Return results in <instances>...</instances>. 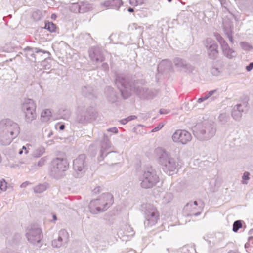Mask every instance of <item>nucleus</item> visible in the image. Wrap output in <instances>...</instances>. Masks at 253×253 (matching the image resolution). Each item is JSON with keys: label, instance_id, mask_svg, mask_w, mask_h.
Here are the masks:
<instances>
[{"label": "nucleus", "instance_id": "nucleus-53", "mask_svg": "<svg viewBox=\"0 0 253 253\" xmlns=\"http://www.w3.org/2000/svg\"><path fill=\"white\" fill-rule=\"evenodd\" d=\"M102 66L104 70H107L108 69V65L106 63H103Z\"/></svg>", "mask_w": 253, "mask_h": 253}, {"label": "nucleus", "instance_id": "nucleus-49", "mask_svg": "<svg viewBox=\"0 0 253 253\" xmlns=\"http://www.w3.org/2000/svg\"><path fill=\"white\" fill-rule=\"evenodd\" d=\"M107 131L108 132H111L113 133H117L118 131V129L114 127H112V128H108L107 130Z\"/></svg>", "mask_w": 253, "mask_h": 253}, {"label": "nucleus", "instance_id": "nucleus-24", "mask_svg": "<svg viewBox=\"0 0 253 253\" xmlns=\"http://www.w3.org/2000/svg\"><path fill=\"white\" fill-rule=\"evenodd\" d=\"M52 116L51 112L49 109H45L42 111L41 115L42 121L47 122L50 120Z\"/></svg>", "mask_w": 253, "mask_h": 253}, {"label": "nucleus", "instance_id": "nucleus-8", "mask_svg": "<svg viewBox=\"0 0 253 253\" xmlns=\"http://www.w3.org/2000/svg\"><path fill=\"white\" fill-rule=\"evenodd\" d=\"M159 217V214L156 207L152 205H147L145 211V225L148 227L155 225Z\"/></svg>", "mask_w": 253, "mask_h": 253}, {"label": "nucleus", "instance_id": "nucleus-33", "mask_svg": "<svg viewBox=\"0 0 253 253\" xmlns=\"http://www.w3.org/2000/svg\"><path fill=\"white\" fill-rule=\"evenodd\" d=\"M122 4L121 0H112V7L111 8L118 9Z\"/></svg>", "mask_w": 253, "mask_h": 253}, {"label": "nucleus", "instance_id": "nucleus-40", "mask_svg": "<svg viewBox=\"0 0 253 253\" xmlns=\"http://www.w3.org/2000/svg\"><path fill=\"white\" fill-rule=\"evenodd\" d=\"M144 3V0H130V4L134 6L141 5Z\"/></svg>", "mask_w": 253, "mask_h": 253}, {"label": "nucleus", "instance_id": "nucleus-34", "mask_svg": "<svg viewBox=\"0 0 253 253\" xmlns=\"http://www.w3.org/2000/svg\"><path fill=\"white\" fill-rule=\"evenodd\" d=\"M45 28L50 32H54L56 29V25L52 22H48L45 24Z\"/></svg>", "mask_w": 253, "mask_h": 253}, {"label": "nucleus", "instance_id": "nucleus-29", "mask_svg": "<svg viewBox=\"0 0 253 253\" xmlns=\"http://www.w3.org/2000/svg\"><path fill=\"white\" fill-rule=\"evenodd\" d=\"M47 189V185L46 184H39L35 186L34 188V192L36 193H42Z\"/></svg>", "mask_w": 253, "mask_h": 253}, {"label": "nucleus", "instance_id": "nucleus-28", "mask_svg": "<svg viewBox=\"0 0 253 253\" xmlns=\"http://www.w3.org/2000/svg\"><path fill=\"white\" fill-rule=\"evenodd\" d=\"M216 91V90L210 91L205 96H202V97H200V98H199L197 102L199 103L203 102V101L208 99L211 95H212Z\"/></svg>", "mask_w": 253, "mask_h": 253}, {"label": "nucleus", "instance_id": "nucleus-18", "mask_svg": "<svg viewBox=\"0 0 253 253\" xmlns=\"http://www.w3.org/2000/svg\"><path fill=\"white\" fill-rule=\"evenodd\" d=\"M223 29L225 34L228 38L230 42L233 43V38L232 36L233 25L230 21H226L224 20L223 22Z\"/></svg>", "mask_w": 253, "mask_h": 253}, {"label": "nucleus", "instance_id": "nucleus-9", "mask_svg": "<svg viewBox=\"0 0 253 253\" xmlns=\"http://www.w3.org/2000/svg\"><path fill=\"white\" fill-rule=\"evenodd\" d=\"M115 84L120 90L123 97L126 99L131 94V90L126 79L122 75H117L115 79Z\"/></svg>", "mask_w": 253, "mask_h": 253}, {"label": "nucleus", "instance_id": "nucleus-22", "mask_svg": "<svg viewBox=\"0 0 253 253\" xmlns=\"http://www.w3.org/2000/svg\"><path fill=\"white\" fill-rule=\"evenodd\" d=\"M69 239V234L66 230L63 229L59 231L58 239L63 244L66 243Z\"/></svg>", "mask_w": 253, "mask_h": 253}, {"label": "nucleus", "instance_id": "nucleus-38", "mask_svg": "<svg viewBox=\"0 0 253 253\" xmlns=\"http://www.w3.org/2000/svg\"><path fill=\"white\" fill-rule=\"evenodd\" d=\"M47 159H48V158L47 157H43L41 158L38 161V162L37 163V166L38 167H42L47 162Z\"/></svg>", "mask_w": 253, "mask_h": 253}, {"label": "nucleus", "instance_id": "nucleus-26", "mask_svg": "<svg viewBox=\"0 0 253 253\" xmlns=\"http://www.w3.org/2000/svg\"><path fill=\"white\" fill-rule=\"evenodd\" d=\"M174 63L175 66L180 69H185L187 68V64L186 62L181 59L176 58L174 60Z\"/></svg>", "mask_w": 253, "mask_h": 253}, {"label": "nucleus", "instance_id": "nucleus-62", "mask_svg": "<svg viewBox=\"0 0 253 253\" xmlns=\"http://www.w3.org/2000/svg\"><path fill=\"white\" fill-rule=\"evenodd\" d=\"M110 91L112 93L113 95H115V94L113 92V89L112 88H110Z\"/></svg>", "mask_w": 253, "mask_h": 253}, {"label": "nucleus", "instance_id": "nucleus-57", "mask_svg": "<svg viewBox=\"0 0 253 253\" xmlns=\"http://www.w3.org/2000/svg\"><path fill=\"white\" fill-rule=\"evenodd\" d=\"M159 112H160V114H166V113L165 111L163 110V109L160 110Z\"/></svg>", "mask_w": 253, "mask_h": 253}, {"label": "nucleus", "instance_id": "nucleus-16", "mask_svg": "<svg viewBox=\"0 0 253 253\" xmlns=\"http://www.w3.org/2000/svg\"><path fill=\"white\" fill-rule=\"evenodd\" d=\"M223 55L229 59L235 58L237 56V52L231 48L227 43L221 46Z\"/></svg>", "mask_w": 253, "mask_h": 253}, {"label": "nucleus", "instance_id": "nucleus-56", "mask_svg": "<svg viewBox=\"0 0 253 253\" xmlns=\"http://www.w3.org/2000/svg\"><path fill=\"white\" fill-rule=\"evenodd\" d=\"M64 128H65V126L63 125H61L59 126V129L60 130H63L64 129Z\"/></svg>", "mask_w": 253, "mask_h": 253}, {"label": "nucleus", "instance_id": "nucleus-64", "mask_svg": "<svg viewBox=\"0 0 253 253\" xmlns=\"http://www.w3.org/2000/svg\"><path fill=\"white\" fill-rule=\"evenodd\" d=\"M168 1L169 2H170L172 1V0H168Z\"/></svg>", "mask_w": 253, "mask_h": 253}, {"label": "nucleus", "instance_id": "nucleus-32", "mask_svg": "<svg viewBox=\"0 0 253 253\" xmlns=\"http://www.w3.org/2000/svg\"><path fill=\"white\" fill-rule=\"evenodd\" d=\"M240 45L241 48L246 51H250L252 49V46L248 42H242L240 43Z\"/></svg>", "mask_w": 253, "mask_h": 253}, {"label": "nucleus", "instance_id": "nucleus-14", "mask_svg": "<svg viewBox=\"0 0 253 253\" xmlns=\"http://www.w3.org/2000/svg\"><path fill=\"white\" fill-rule=\"evenodd\" d=\"M26 237L29 242L33 244L40 243L42 238L41 230L39 228H30L27 229Z\"/></svg>", "mask_w": 253, "mask_h": 253}, {"label": "nucleus", "instance_id": "nucleus-27", "mask_svg": "<svg viewBox=\"0 0 253 253\" xmlns=\"http://www.w3.org/2000/svg\"><path fill=\"white\" fill-rule=\"evenodd\" d=\"M26 50L27 51L26 55H30L31 56L33 57L34 58H35L34 53H39V52L45 53V51H42L41 49H39L37 48H33L28 47L26 48Z\"/></svg>", "mask_w": 253, "mask_h": 253}, {"label": "nucleus", "instance_id": "nucleus-12", "mask_svg": "<svg viewBox=\"0 0 253 253\" xmlns=\"http://www.w3.org/2000/svg\"><path fill=\"white\" fill-rule=\"evenodd\" d=\"M85 156L84 154L79 155L73 161V169L76 177L80 176L86 169Z\"/></svg>", "mask_w": 253, "mask_h": 253}, {"label": "nucleus", "instance_id": "nucleus-7", "mask_svg": "<svg viewBox=\"0 0 253 253\" xmlns=\"http://www.w3.org/2000/svg\"><path fill=\"white\" fill-rule=\"evenodd\" d=\"M22 110L25 114V120L31 122L36 118V105L34 101L31 99L24 100L22 104Z\"/></svg>", "mask_w": 253, "mask_h": 253}, {"label": "nucleus", "instance_id": "nucleus-3", "mask_svg": "<svg viewBox=\"0 0 253 253\" xmlns=\"http://www.w3.org/2000/svg\"><path fill=\"white\" fill-rule=\"evenodd\" d=\"M113 202L112 194L110 193H103L90 201L89 204L90 212L93 214L103 212L108 209Z\"/></svg>", "mask_w": 253, "mask_h": 253}, {"label": "nucleus", "instance_id": "nucleus-31", "mask_svg": "<svg viewBox=\"0 0 253 253\" xmlns=\"http://www.w3.org/2000/svg\"><path fill=\"white\" fill-rule=\"evenodd\" d=\"M70 10L75 13H80V2L72 3L70 6Z\"/></svg>", "mask_w": 253, "mask_h": 253}, {"label": "nucleus", "instance_id": "nucleus-54", "mask_svg": "<svg viewBox=\"0 0 253 253\" xmlns=\"http://www.w3.org/2000/svg\"><path fill=\"white\" fill-rule=\"evenodd\" d=\"M52 217H53V221L54 222H55L57 220L56 215L55 214H52Z\"/></svg>", "mask_w": 253, "mask_h": 253}, {"label": "nucleus", "instance_id": "nucleus-51", "mask_svg": "<svg viewBox=\"0 0 253 253\" xmlns=\"http://www.w3.org/2000/svg\"><path fill=\"white\" fill-rule=\"evenodd\" d=\"M120 122H121V123L122 124L125 125V124H126L128 122V121H127V119L126 118L125 119H123L121 120L120 121Z\"/></svg>", "mask_w": 253, "mask_h": 253}, {"label": "nucleus", "instance_id": "nucleus-58", "mask_svg": "<svg viewBox=\"0 0 253 253\" xmlns=\"http://www.w3.org/2000/svg\"><path fill=\"white\" fill-rule=\"evenodd\" d=\"M56 15L55 14H53L51 15V18L53 19H55L56 18Z\"/></svg>", "mask_w": 253, "mask_h": 253}, {"label": "nucleus", "instance_id": "nucleus-2", "mask_svg": "<svg viewBox=\"0 0 253 253\" xmlns=\"http://www.w3.org/2000/svg\"><path fill=\"white\" fill-rule=\"evenodd\" d=\"M155 154L163 170L168 174H172L177 169L178 164L170 154L161 147L155 150Z\"/></svg>", "mask_w": 253, "mask_h": 253}, {"label": "nucleus", "instance_id": "nucleus-19", "mask_svg": "<svg viewBox=\"0 0 253 253\" xmlns=\"http://www.w3.org/2000/svg\"><path fill=\"white\" fill-rule=\"evenodd\" d=\"M244 111L243 106L242 104H237L235 105L231 113L233 118L237 121L241 119L242 116V112Z\"/></svg>", "mask_w": 253, "mask_h": 253}, {"label": "nucleus", "instance_id": "nucleus-13", "mask_svg": "<svg viewBox=\"0 0 253 253\" xmlns=\"http://www.w3.org/2000/svg\"><path fill=\"white\" fill-rule=\"evenodd\" d=\"M204 45L207 50L208 55L210 58L215 59L218 55V45L213 40L207 38L204 42Z\"/></svg>", "mask_w": 253, "mask_h": 253}, {"label": "nucleus", "instance_id": "nucleus-10", "mask_svg": "<svg viewBox=\"0 0 253 253\" xmlns=\"http://www.w3.org/2000/svg\"><path fill=\"white\" fill-rule=\"evenodd\" d=\"M171 138L174 143L185 145L191 140L192 136L187 131L177 130L172 135Z\"/></svg>", "mask_w": 253, "mask_h": 253}, {"label": "nucleus", "instance_id": "nucleus-20", "mask_svg": "<svg viewBox=\"0 0 253 253\" xmlns=\"http://www.w3.org/2000/svg\"><path fill=\"white\" fill-rule=\"evenodd\" d=\"M136 93L143 99H150L154 96L153 92L146 89H137Z\"/></svg>", "mask_w": 253, "mask_h": 253}, {"label": "nucleus", "instance_id": "nucleus-35", "mask_svg": "<svg viewBox=\"0 0 253 253\" xmlns=\"http://www.w3.org/2000/svg\"><path fill=\"white\" fill-rule=\"evenodd\" d=\"M242 226V223L241 222V221L240 220H237V221H236L234 224H233V230L234 232H237L238 230L240 228H241Z\"/></svg>", "mask_w": 253, "mask_h": 253}, {"label": "nucleus", "instance_id": "nucleus-46", "mask_svg": "<svg viewBox=\"0 0 253 253\" xmlns=\"http://www.w3.org/2000/svg\"><path fill=\"white\" fill-rule=\"evenodd\" d=\"M164 125L162 123H160L157 126L155 127V128H154L152 130V132H156L159 130H160L163 127Z\"/></svg>", "mask_w": 253, "mask_h": 253}, {"label": "nucleus", "instance_id": "nucleus-63", "mask_svg": "<svg viewBox=\"0 0 253 253\" xmlns=\"http://www.w3.org/2000/svg\"><path fill=\"white\" fill-rule=\"evenodd\" d=\"M110 101H112V102H113V101H115V100H114V99H112H112H110Z\"/></svg>", "mask_w": 253, "mask_h": 253}, {"label": "nucleus", "instance_id": "nucleus-44", "mask_svg": "<svg viewBox=\"0 0 253 253\" xmlns=\"http://www.w3.org/2000/svg\"><path fill=\"white\" fill-rule=\"evenodd\" d=\"M32 147V145L31 144H27L25 146H23L22 147V150H24V153L25 154H27L29 153V150Z\"/></svg>", "mask_w": 253, "mask_h": 253}, {"label": "nucleus", "instance_id": "nucleus-55", "mask_svg": "<svg viewBox=\"0 0 253 253\" xmlns=\"http://www.w3.org/2000/svg\"><path fill=\"white\" fill-rule=\"evenodd\" d=\"M127 228L128 229H129L131 230V232H132V233H131L130 235H128V236H129V235H133V231L132 230V228H131L130 226H127Z\"/></svg>", "mask_w": 253, "mask_h": 253}, {"label": "nucleus", "instance_id": "nucleus-21", "mask_svg": "<svg viewBox=\"0 0 253 253\" xmlns=\"http://www.w3.org/2000/svg\"><path fill=\"white\" fill-rule=\"evenodd\" d=\"M45 152V148L43 146H39L35 148L31 153L34 158H38L42 156Z\"/></svg>", "mask_w": 253, "mask_h": 253}, {"label": "nucleus", "instance_id": "nucleus-45", "mask_svg": "<svg viewBox=\"0 0 253 253\" xmlns=\"http://www.w3.org/2000/svg\"><path fill=\"white\" fill-rule=\"evenodd\" d=\"M221 71L219 69L213 67L211 69V73L214 76H218L220 74Z\"/></svg>", "mask_w": 253, "mask_h": 253}, {"label": "nucleus", "instance_id": "nucleus-59", "mask_svg": "<svg viewBox=\"0 0 253 253\" xmlns=\"http://www.w3.org/2000/svg\"><path fill=\"white\" fill-rule=\"evenodd\" d=\"M52 142H53V141L52 140H50L48 142H47V144L48 145H51L52 144Z\"/></svg>", "mask_w": 253, "mask_h": 253}, {"label": "nucleus", "instance_id": "nucleus-42", "mask_svg": "<svg viewBox=\"0 0 253 253\" xmlns=\"http://www.w3.org/2000/svg\"><path fill=\"white\" fill-rule=\"evenodd\" d=\"M250 173L248 172H245L244 173L242 176V183L243 184H247V181L250 179Z\"/></svg>", "mask_w": 253, "mask_h": 253}, {"label": "nucleus", "instance_id": "nucleus-47", "mask_svg": "<svg viewBox=\"0 0 253 253\" xmlns=\"http://www.w3.org/2000/svg\"><path fill=\"white\" fill-rule=\"evenodd\" d=\"M246 70L248 72H250L253 69V62L250 63L248 65L246 66Z\"/></svg>", "mask_w": 253, "mask_h": 253}, {"label": "nucleus", "instance_id": "nucleus-17", "mask_svg": "<svg viewBox=\"0 0 253 253\" xmlns=\"http://www.w3.org/2000/svg\"><path fill=\"white\" fill-rule=\"evenodd\" d=\"M89 55L92 61L102 62L104 60V57L98 48H91L89 51Z\"/></svg>", "mask_w": 253, "mask_h": 253}, {"label": "nucleus", "instance_id": "nucleus-37", "mask_svg": "<svg viewBox=\"0 0 253 253\" xmlns=\"http://www.w3.org/2000/svg\"><path fill=\"white\" fill-rule=\"evenodd\" d=\"M215 37L219 42L220 46H222L224 44L227 43L220 34L218 33L215 34Z\"/></svg>", "mask_w": 253, "mask_h": 253}, {"label": "nucleus", "instance_id": "nucleus-15", "mask_svg": "<svg viewBox=\"0 0 253 253\" xmlns=\"http://www.w3.org/2000/svg\"><path fill=\"white\" fill-rule=\"evenodd\" d=\"M112 147L111 143L109 139L106 136H104L103 141L101 144L100 157L103 159L104 157L106 156L107 154L112 152Z\"/></svg>", "mask_w": 253, "mask_h": 253}, {"label": "nucleus", "instance_id": "nucleus-4", "mask_svg": "<svg viewBox=\"0 0 253 253\" xmlns=\"http://www.w3.org/2000/svg\"><path fill=\"white\" fill-rule=\"evenodd\" d=\"M216 126L213 122H204L195 126L194 132L196 136L201 140H208L215 134Z\"/></svg>", "mask_w": 253, "mask_h": 253}, {"label": "nucleus", "instance_id": "nucleus-25", "mask_svg": "<svg viewBox=\"0 0 253 253\" xmlns=\"http://www.w3.org/2000/svg\"><path fill=\"white\" fill-rule=\"evenodd\" d=\"M80 13L86 12L92 8L91 5L89 4L87 2H80Z\"/></svg>", "mask_w": 253, "mask_h": 253}, {"label": "nucleus", "instance_id": "nucleus-6", "mask_svg": "<svg viewBox=\"0 0 253 253\" xmlns=\"http://www.w3.org/2000/svg\"><path fill=\"white\" fill-rule=\"evenodd\" d=\"M140 186L145 189L155 186L160 180L159 176L155 170L150 169L144 171L139 178Z\"/></svg>", "mask_w": 253, "mask_h": 253}, {"label": "nucleus", "instance_id": "nucleus-50", "mask_svg": "<svg viewBox=\"0 0 253 253\" xmlns=\"http://www.w3.org/2000/svg\"><path fill=\"white\" fill-rule=\"evenodd\" d=\"M136 118V116L135 115H131L126 118L128 122L132 120H134Z\"/></svg>", "mask_w": 253, "mask_h": 253}, {"label": "nucleus", "instance_id": "nucleus-1", "mask_svg": "<svg viewBox=\"0 0 253 253\" xmlns=\"http://www.w3.org/2000/svg\"><path fill=\"white\" fill-rule=\"evenodd\" d=\"M20 132L19 125L9 119L0 121V144L9 145Z\"/></svg>", "mask_w": 253, "mask_h": 253}, {"label": "nucleus", "instance_id": "nucleus-11", "mask_svg": "<svg viewBox=\"0 0 253 253\" xmlns=\"http://www.w3.org/2000/svg\"><path fill=\"white\" fill-rule=\"evenodd\" d=\"M202 205L197 201L188 203L183 208V213L187 216H197L202 211Z\"/></svg>", "mask_w": 253, "mask_h": 253}, {"label": "nucleus", "instance_id": "nucleus-61", "mask_svg": "<svg viewBox=\"0 0 253 253\" xmlns=\"http://www.w3.org/2000/svg\"><path fill=\"white\" fill-rule=\"evenodd\" d=\"M23 150H20L19 152V154L20 155L22 154L23 153Z\"/></svg>", "mask_w": 253, "mask_h": 253}, {"label": "nucleus", "instance_id": "nucleus-48", "mask_svg": "<svg viewBox=\"0 0 253 253\" xmlns=\"http://www.w3.org/2000/svg\"><path fill=\"white\" fill-rule=\"evenodd\" d=\"M253 239L252 238H250L249 239V240L248 241V242L246 243L245 244V248L246 249V251L247 252H248V249L250 248V247H251V242L252 241Z\"/></svg>", "mask_w": 253, "mask_h": 253}, {"label": "nucleus", "instance_id": "nucleus-39", "mask_svg": "<svg viewBox=\"0 0 253 253\" xmlns=\"http://www.w3.org/2000/svg\"><path fill=\"white\" fill-rule=\"evenodd\" d=\"M7 189V183L4 180L0 181V189L2 191H5Z\"/></svg>", "mask_w": 253, "mask_h": 253}, {"label": "nucleus", "instance_id": "nucleus-41", "mask_svg": "<svg viewBox=\"0 0 253 253\" xmlns=\"http://www.w3.org/2000/svg\"><path fill=\"white\" fill-rule=\"evenodd\" d=\"M63 245L64 244L58 239H55L52 242V245L53 247L59 248Z\"/></svg>", "mask_w": 253, "mask_h": 253}, {"label": "nucleus", "instance_id": "nucleus-36", "mask_svg": "<svg viewBox=\"0 0 253 253\" xmlns=\"http://www.w3.org/2000/svg\"><path fill=\"white\" fill-rule=\"evenodd\" d=\"M101 6L102 8L107 9V8H111L112 7V0H106L101 3Z\"/></svg>", "mask_w": 253, "mask_h": 253}, {"label": "nucleus", "instance_id": "nucleus-5", "mask_svg": "<svg viewBox=\"0 0 253 253\" xmlns=\"http://www.w3.org/2000/svg\"><path fill=\"white\" fill-rule=\"evenodd\" d=\"M69 163L65 157H57L51 162L50 175L55 178H60L69 168Z\"/></svg>", "mask_w": 253, "mask_h": 253}, {"label": "nucleus", "instance_id": "nucleus-52", "mask_svg": "<svg viewBox=\"0 0 253 253\" xmlns=\"http://www.w3.org/2000/svg\"><path fill=\"white\" fill-rule=\"evenodd\" d=\"M29 184L28 182H23L20 186L21 188H25Z\"/></svg>", "mask_w": 253, "mask_h": 253}, {"label": "nucleus", "instance_id": "nucleus-43", "mask_svg": "<svg viewBox=\"0 0 253 253\" xmlns=\"http://www.w3.org/2000/svg\"><path fill=\"white\" fill-rule=\"evenodd\" d=\"M41 65L43 67V69H49L50 68V65L48 63V60H44L41 62Z\"/></svg>", "mask_w": 253, "mask_h": 253}, {"label": "nucleus", "instance_id": "nucleus-23", "mask_svg": "<svg viewBox=\"0 0 253 253\" xmlns=\"http://www.w3.org/2000/svg\"><path fill=\"white\" fill-rule=\"evenodd\" d=\"M173 195L171 193H165L161 195V202L166 204L171 202L173 199Z\"/></svg>", "mask_w": 253, "mask_h": 253}, {"label": "nucleus", "instance_id": "nucleus-60", "mask_svg": "<svg viewBox=\"0 0 253 253\" xmlns=\"http://www.w3.org/2000/svg\"><path fill=\"white\" fill-rule=\"evenodd\" d=\"M128 11L129 12H133V8H129L128 9Z\"/></svg>", "mask_w": 253, "mask_h": 253}, {"label": "nucleus", "instance_id": "nucleus-30", "mask_svg": "<svg viewBox=\"0 0 253 253\" xmlns=\"http://www.w3.org/2000/svg\"><path fill=\"white\" fill-rule=\"evenodd\" d=\"M229 119V116L226 113H221L218 117L219 121L222 123H225L227 122Z\"/></svg>", "mask_w": 253, "mask_h": 253}]
</instances>
